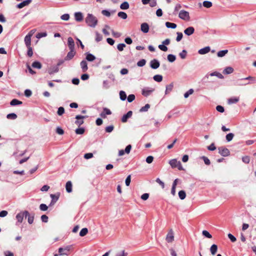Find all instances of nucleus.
Instances as JSON below:
<instances>
[{"label": "nucleus", "instance_id": "nucleus-1", "mask_svg": "<svg viewBox=\"0 0 256 256\" xmlns=\"http://www.w3.org/2000/svg\"><path fill=\"white\" fill-rule=\"evenodd\" d=\"M86 22L88 26L94 28L98 24V20L94 15L88 14L86 18Z\"/></svg>", "mask_w": 256, "mask_h": 256}, {"label": "nucleus", "instance_id": "nucleus-2", "mask_svg": "<svg viewBox=\"0 0 256 256\" xmlns=\"http://www.w3.org/2000/svg\"><path fill=\"white\" fill-rule=\"evenodd\" d=\"M169 163L172 168H177L179 170H184L180 162L178 161L176 159L170 160Z\"/></svg>", "mask_w": 256, "mask_h": 256}, {"label": "nucleus", "instance_id": "nucleus-3", "mask_svg": "<svg viewBox=\"0 0 256 256\" xmlns=\"http://www.w3.org/2000/svg\"><path fill=\"white\" fill-rule=\"evenodd\" d=\"M178 17L184 20L188 21L190 20L189 12L184 10H182L178 14Z\"/></svg>", "mask_w": 256, "mask_h": 256}, {"label": "nucleus", "instance_id": "nucleus-4", "mask_svg": "<svg viewBox=\"0 0 256 256\" xmlns=\"http://www.w3.org/2000/svg\"><path fill=\"white\" fill-rule=\"evenodd\" d=\"M28 214V212L25 210L24 212L18 214L16 216V218L18 222L21 223L22 222L24 218L25 217L26 218Z\"/></svg>", "mask_w": 256, "mask_h": 256}, {"label": "nucleus", "instance_id": "nucleus-5", "mask_svg": "<svg viewBox=\"0 0 256 256\" xmlns=\"http://www.w3.org/2000/svg\"><path fill=\"white\" fill-rule=\"evenodd\" d=\"M166 240L168 243H171L174 240V232L172 229L170 230L167 234Z\"/></svg>", "mask_w": 256, "mask_h": 256}, {"label": "nucleus", "instance_id": "nucleus-6", "mask_svg": "<svg viewBox=\"0 0 256 256\" xmlns=\"http://www.w3.org/2000/svg\"><path fill=\"white\" fill-rule=\"evenodd\" d=\"M219 154L223 156H227L230 154L229 150L222 146L218 148Z\"/></svg>", "mask_w": 256, "mask_h": 256}, {"label": "nucleus", "instance_id": "nucleus-7", "mask_svg": "<svg viewBox=\"0 0 256 256\" xmlns=\"http://www.w3.org/2000/svg\"><path fill=\"white\" fill-rule=\"evenodd\" d=\"M86 118V116H83L80 115H77L76 116V120L75 122V124L80 126L82 124H84V120L83 119Z\"/></svg>", "mask_w": 256, "mask_h": 256}, {"label": "nucleus", "instance_id": "nucleus-8", "mask_svg": "<svg viewBox=\"0 0 256 256\" xmlns=\"http://www.w3.org/2000/svg\"><path fill=\"white\" fill-rule=\"evenodd\" d=\"M76 52L74 50H70L66 56L64 58V60H72L76 55Z\"/></svg>", "mask_w": 256, "mask_h": 256}, {"label": "nucleus", "instance_id": "nucleus-9", "mask_svg": "<svg viewBox=\"0 0 256 256\" xmlns=\"http://www.w3.org/2000/svg\"><path fill=\"white\" fill-rule=\"evenodd\" d=\"M68 45L70 50H74V42L72 37L68 38Z\"/></svg>", "mask_w": 256, "mask_h": 256}, {"label": "nucleus", "instance_id": "nucleus-10", "mask_svg": "<svg viewBox=\"0 0 256 256\" xmlns=\"http://www.w3.org/2000/svg\"><path fill=\"white\" fill-rule=\"evenodd\" d=\"M70 249L68 248H58V252L60 253V255L64 256V255H68L69 254Z\"/></svg>", "mask_w": 256, "mask_h": 256}, {"label": "nucleus", "instance_id": "nucleus-11", "mask_svg": "<svg viewBox=\"0 0 256 256\" xmlns=\"http://www.w3.org/2000/svg\"><path fill=\"white\" fill-rule=\"evenodd\" d=\"M249 82H246L243 78L238 79L234 82V85L237 86H242L248 84Z\"/></svg>", "mask_w": 256, "mask_h": 256}, {"label": "nucleus", "instance_id": "nucleus-12", "mask_svg": "<svg viewBox=\"0 0 256 256\" xmlns=\"http://www.w3.org/2000/svg\"><path fill=\"white\" fill-rule=\"evenodd\" d=\"M32 2V0H26L24 2H22L21 3L18 4H17L16 7L18 8H22L25 6H28L29 4H30Z\"/></svg>", "mask_w": 256, "mask_h": 256}, {"label": "nucleus", "instance_id": "nucleus-13", "mask_svg": "<svg viewBox=\"0 0 256 256\" xmlns=\"http://www.w3.org/2000/svg\"><path fill=\"white\" fill-rule=\"evenodd\" d=\"M194 32V28L192 26H189L184 30V33L186 35L190 36L193 34Z\"/></svg>", "mask_w": 256, "mask_h": 256}, {"label": "nucleus", "instance_id": "nucleus-14", "mask_svg": "<svg viewBox=\"0 0 256 256\" xmlns=\"http://www.w3.org/2000/svg\"><path fill=\"white\" fill-rule=\"evenodd\" d=\"M111 114H112L111 111L109 109L105 108H104L103 112L100 114V116L102 118H106V115H110Z\"/></svg>", "mask_w": 256, "mask_h": 256}, {"label": "nucleus", "instance_id": "nucleus-15", "mask_svg": "<svg viewBox=\"0 0 256 256\" xmlns=\"http://www.w3.org/2000/svg\"><path fill=\"white\" fill-rule=\"evenodd\" d=\"M132 111H128L126 114H124L122 118V122H127L128 119L130 118L132 116Z\"/></svg>", "mask_w": 256, "mask_h": 256}, {"label": "nucleus", "instance_id": "nucleus-16", "mask_svg": "<svg viewBox=\"0 0 256 256\" xmlns=\"http://www.w3.org/2000/svg\"><path fill=\"white\" fill-rule=\"evenodd\" d=\"M150 64V67L153 69H156L160 66V63L158 61L156 60H151Z\"/></svg>", "mask_w": 256, "mask_h": 256}, {"label": "nucleus", "instance_id": "nucleus-17", "mask_svg": "<svg viewBox=\"0 0 256 256\" xmlns=\"http://www.w3.org/2000/svg\"><path fill=\"white\" fill-rule=\"evenodd\" d=\"M210 50V46H206L202 48H201L198 50V52L200 54H204L208 53Z\"/></svg>", "mask_w": 256, "mask_h": 256}, {"label": "nucleus", "instance_id": "nucleus-18", "mask_svg": "<svg viewBox=\"0 0 256 256\" xmlns=\"http://www.w3.org/2000/svg\"><path fill=\"white\" fill-rule=\"evenodd\" d=\"M75 20L77 22H81L83 20L84 16L80 12H77L74 14Z\"/></svg>", "mask_w": 256, "mask_h": 256}, {"label": "nucleus", "instance_id": "nucleus-19", "mask_svg": "<svg viewBox=\"0 0 256 256\" xmlns=\"http://www.w3.org/2000/svg\"><path fill=\"white\" fill-rule=\"evenodd\" d=\"M24 42L26 47L31 46L30 35H26L24 38Z\"/></svg>", "mask_w": 256, "mask_h": 256}, {"label": "nucleus", "instance_id": "nucleus-20", "mask_svg": "<svg viewBox=\"0 0 256 256\" xmlns=\"http://www.w3.org/2000/svg\"><path fill=\"white\" fill-rule=\"evenodd\" d=\"M240 100L239 97H232L228 99V102L231 104L237 103Z\"/></svg>", "mask_w": 256, "mask_h": 256}, {"label": "nucleus", "instance_id": "nucleus-21", "mask_svg": "<svg viewBox=\"0 0 256 256\" xmlns=\"http://www.w3.org/2000/svg\"><path fill=\"white\" fill-rule=\"evenodd\" d=\"M141 30L144 33H146L149 30V26L148 24L146 23H142L141 24Z\"/></svg>", "mask_w": 256, "mask_h": 256}, {"label": "nucleus", "instance_id": "nucleus-22", "mask_svg": "<svg viewBox=\"0 0 256 256\" xmlns=\"http://www.w3.org/2000/svg\"><path fill=\"white\" fill-rule=\"evenodd\" d=\"M80 64L81 68H82V72H86L88 69V64H87L86 62L84 60H82L80 62Z\"/></svg>", "mask_w": 256, "mask_h": 256}, {"label": "nucleus", "instance_id": "nucleus-23", "mask_svg": "<svg viewBox=\"0 0 256 256\" xmlns=\"http://www.w3.org/2000/svg\"><path fill=\"white\" fill-rule=\"evenodd\" d=\"M72 183L70 181L66 182V190L68 192L70 193L72 192Z\"/></svg>", "mask_w": 256, "mask_h": 256}, {"label": "nucleus", "instance_id": "nucleus-24", "mask_svg": "<svg viewBox=\"0 0 256 256\" xmlns=\"http://www.w3.org/2000/svg\"><path fill=\"white\" fill-rule=\"evenodd\" d=\"M234 72V68L230 66H228L225 68L223 71V74H232Z\"/></svg>", "mask_w": 256, "mask_h": 256}, {"label": "nucleus", "instance_id": "nucleus-25", "mask_svg": "<svg viewBox=\"0 0 256 256\" xmlns=\"http://www.w3.org/2000/svg\"><path fill=\"white\" fill-rule=\"evenodd\" d=\"M217 250H218V246H217V245H216L215 244H213L210 248V252L212 255L216 254L217 252Z\"/></svg>", "mask_w": 256, "mask_h": 256}, {"label": "nucleus", "instance_id": "nucleus-26", "mask_svg": "<svg viewBox=\"0 0 256 256\" xmlns=\"http://www.w3.org/2000/svg\"><path fill=\"white\" fill-rule=\"evenodd\" d=\"M166 26L167 28L174 29L176 28V24L174 23L167 22H166Z\"/></svg>", "mask_w": 256, "mask_h": 256}, {"label": "nucleus", "instance_id": "nucleus-27", "mask_svg": "<svg viewBox=\"0 0 256 256\" xmlns=\"http://www.w3.org/2000/svg\"><path fill=\"white\" fill-rule=\"evenodd\" d=\"M154 88H151L150 90H148V88L144 89L142 90V94L144 96H148L150 94L151 92L154 91Z\"/></svg>", "mask_w": 256, "mask_h": 256}, {"label": "nucleus", "instance_id": "nucleus-28", "mask_svg": "<svg viewBox=\"0 0 256 256\" xmlns=\"http://www.w3.org/2000/svg\"><path fill=\"white\" fill-rule=\"evenodd\" d=\"M178 196L182 200H184L186 197V193L184 190H181L178 192Z\"/></svg>", "mask_w": 256, "mask_h": 256}, {"label": "nucleus", "instance_id": "nucleus-29", "mask_svg": "<svg viewBox=\"0 0 256 256\" xmlns=\"http://www.w3.org/2000/svg\"><path fill=\"white\" fill-rule=\"evenodd\" d=\"M22 104V102L17 100L13 99L10 102V104L12 106H14L18 104Z\"/></svg>", "mask_w": 256, "mask_h": 256}, {"label": "nucleus", "instance_id": "nucleus-30", "mask_svg": "<svg viewBox=\"0 0 256 256\" xmlns=\"http://www.w3.org/2000/svg\"><path fill=\"white\" fill-rule=\"evenodd\" d=\"M228 50H220L219 51L218 53H217V56L218 57H223L226 54H228Z\"/></svg>", "mask_w": 256, "mask_h": 256}, {"label": "nucleus", "instance_id": "nucleus-31", "mask_svg": "<svg viewBox=\"0 0 256 256\" xmlns=\"http://www.w3.org/2000/svg\"><path fill=\"white\" fill-rule=\"evenodd\" d=\"M32 66L34 68L40 69L42 68V65L40 62L36 61L32 64Z\"/></svg>", "mask_w": 256, "mask_h": 256}, {"label": "nucleus", "instance_id": "nucleus-32", "mask_svg": "<svg viewBox=\"0 0 256 256\" xmlns=\"http://www.w3.org/2000/svg\"><path fill=\"white\" fill-rule=\"evenodd\" d=\"M168 60L170 62H172L176 60V57L174 55L172 54H169L167 57Z\"/></svg>", "mask_w": 256, "mask_h": 256}, {"label": "nucleus", "instance_id": "nucleus-33", "mask_svg": "<svg viewBox=\"0 0 256 256\" xmlns=\"http://www.w3.org/2000/svg\"><path fill=\"white\" fill-rule=\"evenodd\" d=\"M86 59L88 61L92 62L96 59V57L91 54H88L86 56Z\"/></svg>", "mask_w": 256, "mask_h": 256}, {"label": "nucleus", "instance_id": "nucleus-34", "mask_svg": "<svg viewBox=\"0 0 256 256\" xmlns=\"http://www.w3.org/2000/svg\"><path fill=\"white\" fill-rule=\"evenodd\" d=\"M120 8L122 10H127L129 8V4L127 2H122L120 6Z\"/></svg>", "mask_w": 256, "mask_h": 256}, {"label": "nucleus", "instance_id": "nucleus-35", "mask_svg": "<svg viewBox=\"0 0 256 256\" xmlns=\"http://www.w3.org/2000/svg\"><path fill=\"white\" fill-rule=\"evenodd\" d=\"M118 17H120L124 20L126 19L128 17L127 14L126 12H118Z\"/></svg>", "mask_w": 256, "mask_h": 256}, {"label": "nucleus", "instance_id": "nucleus-36", "mask_svg": "<svg viewBox=\"0 0 256 256\" xmlns=\"http://www.w3.org/2000/svg\"><path fill=\"white\" fill-rule=\"evenodd\" d=\"M128 254L124 252V250L117 251L116 252L114 256H126Z\"/></svg>", "mask_w": 256, "mask_h": 256}, {"label": "nucleus", "instance_id": "nucleus-37", "mask_svg": "<svg viewBox=\"0 0 256 256\" xmlns=\"http://www.w3.org/2000/svg\"><path fill=\"white\" fill-rule=\"evenodd\" d=\"M88 232V230L87 228H83L81 230L80 232V236H86Z\"/></svg>", "mask_w": 256, "mask_h": 256}, {"label": "nucleus", "instance_id": "nucleus-38", "mask_svg": "<svg viewBox=\"0 0 256 256\" xmlns=\"http://www.w3.org/2000/svg\"><path fill=\"white\" fill-rule=\"evenodd\" d=\"M212 5V4L211 2L206 0L203 2V6L205 8H210Z\"/></svg>", "mask_w": 256, "mask_h": 256}, {"label": "nucleus", "instance_id": "nucleus-39", "mask_svg": "<svg viewBox=\"0 0 256 256\" xmlns=\"http://www.w3.org/2000/svg\"><path fill=\"white\" fill-rule=\"evenodd\" d=\"M8 119L15 120L17 118V116L14 113L9 114L6 116Z\"/></svg>", "mask_w": 256, "mask_h": 256}, {"label": "nucleus", "instance_id": "nucleus-40", "mask_svg": "<svg viewBox=\"0 0 256 256\" xmlns=\"http://www.w3.org/2000/svg\"><path fill=\"white\" fill-rule=\"evenodd\" d=\"M120 96L122 100H124L126 98V94L122 90L120 92Z\"/></svg>", "mask_w": 256, "mask_h": 256}, {"label": "nucleus", "instance_id": "nucleus-41", "mask_svg": "<svg viewBox=\"0 0 256 256\" xmlns=\"http://www.w3.org/2000/svg\"><path fill=\"white\" fill-rule=\"evenodd\" d=\"M84 129L83 128H76L75 130L76 133L78 134H82L84 132Z\"/></svg>", "mask_w": 256, "mask_h": 256}, {"label": "nucleus", "instance_id": "nucleus-42", "mask_svg": "<svg viewBox=\"0 0 256 256\" xmlns=\"http://www.w3.org/2000/svg\"><path fill=\"white\" fill-rule=\"evenodd\" d=\"M202 234L206 238H212V236L208 232L207 230H204L202 232Z\"/></svg>", "mask_w": 256, "mask_h": 256}, {"label": "nucleus", "instance_id": "nucleus-43", "mask_svg": "<svg viewBox=\"0 0 256 256\" xmlns=\"http://www.w3.org/2000/svg\"><path fill=\"white\" fill-rule=\"evenodd\" d=\"M150 108V105L149 104H146L144 106H142L140 110V112H146Z\"/></svg>", "mask_w": 256, "mask_h": 256}, {"label": "nucleus", "instance_id": "nucleus-44", "mask_svg": "<svg viewBox=\"0 0 256 256\" xmlns=\"http://www.w3.org/2000/svg\"><path fill=\"white\" fill-rule=\"evenodd\" d=\"M194 90L192 88L190 89L184 94V98H188L190 95L192 94L194 92Z\"/></svg>", "mask_w": 256, "mask_h": 256}, {"label": "nucleus", "instance_id": "nucleus-45", "mask_svg": "<svg viewBox=\"0 0 256 256\" xmlns=\"http://www.w3.org/2000/svg\"><path fill=\"white\" fill-rule=\"evenodd\" d=\"M182 8V6L180 4H177L174 8V14H176L180 10V9Z\"/></svg>", "mask_w": 256, "mask_h": 256}, {"label": "nucleus", "instance_id": "nucleus-46", "mask_svg": "<svg viewBox=\"0 0 256 256\" xmlns=\"http://www.w3.org/2000/svg\"><path fill=\"white\" fill-rule=\"evenodd\" d=\"M234 136V134L232 133H229L226 136V140L228 142L231 141Z\"/></svg>", "mask_w": 256, "mask_h": 256}, {"label": "nucleus", "instance_id": "nucleus-47", "mask_svg": "<svg viewBox=\"0 0 256 256\" xmlns=\"http://www.w3.org/2000/svg\"><path fill=\"white\" fill-rule=\"evenodd\" d=\"M186 54L187 52L185 50H184L180 53L179 56L182 59H184L186 58Z\"/></svg>", "mask_w": 256, "mask_h": 256}, {"label": "nucleus", "instance_id": "nucleus-48", "mask_svg": "<svg viewBox=\"0 0 256 256\" xmlns=\"http://www.w3.org/2000/svg\"><path fill=\"white\" fill-rule=\"evenodd\" d=\"M114 129V126L112 125L108 126L106 128L105 130L106 132H111Z\"/></svg>", "mask_w": 256, "mask_h": 256}, {"label": "nucleus", "instance_id": "nucleus-49", "mask_svg": "<svg viewBox=\"0 0 256 256\" xmlns=\"http://www.w3.org/2000/svg\"><path fill=\"white\" fill-rule=\"evenodd\" d=\"M176 34H177V36H176V40L177 42H180L182 40V37H183V34L182 32H176Z\"/></svg>", "mask_w": 256, "mask_h": 256}, {"label": "nucleus", "instance_id": "nucleus-50", "mask_svg": "<svg viewBox=\"0 0 256 256\" xmlns=\"http://www.w3.org/2000/svg\"><path fill=\"white\" fill-rule=\"evenodd\" d=\"M146 60L144 59H142L138 62L137 65L138 66L141 67L144 66L146 64Z\"/></svg>", "mask_w": 256, "mask_h": 256}, {"label": "nucleus", "instance_id": "nucleus-51", "mask_svg": "<svg viewBox=\"0 0 256 256\" xmlns=\"http://www.w3.org/2000/svg\"><path fill=\"white\" fill-rule=\"evenodd\" d=\"M204 161V162L206 164V165H210V160L206 156H202V158H201Z\"/></svg>", "mask_w": 256, "mask_h": 256}, {"label": "nucleus", "instance_id": "nucleus-52", "mask_svg": "<svg viewBox=\"0 0 256 256\" xmlns=\"http://www.w3.org/2000/svg\"><path fill=\"white\" fill-rule=\"evenodd\" d=\"M126 46L124 44H120L117 46V48L119 51H122L124 48Z\"/></svg>", "mask_w": 256, "mask_h": 256}, {"label": "nucleus", "instance_id": "nucleus-53", "mask_svg": "<svg viewBox=\"0 0 256 256\" xmlns=\"http://www.w3.org/2000/svg\"><path fill=\"white\" fill-rule=\"evenodd\" d=\"M102 36L98 32H96V40L97 42H98L101 41L102 40Z\"/></svg>", "mask_w": 256, "mask_h": 256}, {"label": "nucleus", "instance_id": "nucleus-54", "mask_svg": "<svg viewBox=\"0 0 256 256\" xmlns=\"http://www.w3.org/2000/svg\"><path fill=\"white\" fill-rule=\"evenodd\" d=\"M28 50L27 54L29 57H32L33 55V51L32 46L27 47Z\"/></svg>", "mask_w": 256, "mask_h": 256}, {"label": "nucleus", "instance_id": "nucleus-55", "mask_svg": "<svg viewBox=\"0 0 256 256\" xmlns=\"http://www.w3.org/2000/svg\"><path fill=\"white\" fill-rule=\"evenodd\" d=\"M64 108L63 107L60 106L58 108V110L57 112L58 115L62 116V114H64Z\"/></svg>", "mask_w": 256, "mask_h": 256}, {"label": "nucleus", "instance_id": "nucleus-56", "mask_svg": "<svg viewBox=\"0 0 256 256\" xmlns=\"http://www.w3.org/2000/svg\"><path fill=\"white\" fill-rule=\"evenodd\" d=\"M242 161L245 164H248L250 162V158L248 156H244L242 158Z\"/></svg>", "mask_w": 256, "mask_h": 256}, {"label": "nucleus", "instance_id": "nucleus-57", "mask_svg": "<svg viewBox=\"0 0 256 256\" xmlns=\"http://www.w3.org/2000/svg\"><path fill=\"white\" fill-rule=\"evenodd\" d=\"M50 197L52 198V202H56L58 199V196H57L55 194H51Z\"/></svg>", "mask_w": 256, "mask_h": 256}, {"label": "nucleus", "instance_id": "nucleus-58", "mask_svg": "<svg viewBox=\"0 0 256 256\" xmlns=\"http://www.w3.org/2000/svg\"><path fill=\"white\" fill-rule=\"evenodd\" d=\"M216 110L218 112H222V113L224 112V108L222 106H220V105L216 106Z\"/></svg>", "mask_w": 256, "mask_h": 256}, {"label": "nucleus", "instance_id": "nucleus-59", "mask_svg": "<svg viewBox=\"0 0 256 256\" xmlns=\"http://www.w3.org/2000/svg\"><path fill=\"white\" fill-rule=\"evenodd\" d=\"M56 132L60 135H62L64 134V131L61 128L58 127L56 129Z\"/></svg>", "mask_w": 256, "mask_h": 256}, {"label": "nucleus", "instance_id": "nucleus-60", "mask_svg": "<svg viewBox=\"0 0 256 256\" xmlns=\"http://www.w3.org/2000/svg\"><path fill=\"white\" fill-rule=\"evenodd\" d=\"M135 99V96L134 94H130L128 97V100L129 102H132Z\"/></svg>", "mask_w": 256, "mask_h": 256}, {"label": "nucleus", "instance_id": "nucleus-61", "mask_svg": "<svg viewBox=\"0 0 256 256\" xmlns=\"http://www.w3.org/2000/svg\"><path fill=\"white\" fill-rule=\"evenodd\" d=\"M62 20H68L70 18V15L68 14H64L60 16Z\"/></svg>", "mask_w": 256, "mask_h": 256}, {"label": "nucleus", "instance_id": "nucleus-62", "mask_svg": "<svg viewBox=\"0 0 256 256\" xmlns=\"http://www.w3.org/2000/svg\"><path fill=\"white\" fill-rule=\"evenodd\" d=\"M40 208L41 210L46 211L48 210V207L46 204H42L40 206Z\"/></svg>", "mask_w": 256, "mask_h": 256}, {"label": "nucleus", "instance_id": "nucleus-63", "mask_svg": "<svg viewBox=\"0 0 256 256\" xmlns=\"http://www.w3.org/2000/svg\"><path fill=\"white\" fill-rule=\"evenodd\" d=\"M208 149L209 150L213 151L214 150L216 149V147L214 146V143H212L210 145L208 146Z\"/></svg>", "mask_w": 256, "mask_h": 256}, {"label": "nucleus", "instance_id": "nucleus-64", "mask_svg": "<svg viewBox=\"0 0 256 256\" xmlns=\"http://www.w3.org/2000/svg\"><path fill=\"white\" fill-rule=\"evenodd\" d=\"M149 198V194L148 193L144 194L141 196V198L144 200H147Z\"/></svg>", "mask_w": 256, "mask_h": 256}]
</instances>
